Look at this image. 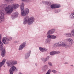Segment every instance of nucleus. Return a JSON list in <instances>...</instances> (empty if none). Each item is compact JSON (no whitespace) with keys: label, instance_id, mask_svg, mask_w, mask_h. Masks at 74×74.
<instances>
[{"label":"nucleus","instance_id":"nucleus-23","mask_svg":"<svg viewBox=\"0 0 74 74\" xmlns=\"http://www.w3.org/2000/svg\"><path fill=\"white\" fill-rule=\"evenodd\" d=\"M30 56V54H27L25 57V59H27V58H29Z\"/></svg>","mask_w":74,"mask_h":74},{"label":"nucleus","instance_id":"nucleus-27","mask_svg":"<svg viewBox=\"0 0 74 74\" xmlns=\"http://www.w3.org/2000/svg\"><path fill=\"white\" fill-rule=\"evenodd\" d=\"M52 72H53V73H56V71L55 70H52Z\"/></svg>","mask_w":74,"mask_h":74},{"label":"nucleus","instance_id":"nucleus-1","mask_svg":"<svg viewBox=\"0 0 74 74\" xmlns=\"http://www.w3.org/2000/svg\"><path fill=\"white\" fill-rule=\"evenodd\" d=\"M19 7V5L16 4H13L12 6L9 5L8 7H6L5 8V12L7 14H10L13 11V9H16Z\"/></svg>","mask_w":74,"mask_h":74},{"label":"nucleus","instance_id":"nucleus-10","mask_svg":"<svg viewBox=\"0 0 74 74\" xmlns=\"http://www.w3.org/2000/svg\"><path fill=\"white\" fill-rule=\"evenodd\" d=\"M16 69V67L14 66H13L12 67H11L9 71L10 74H13L14 71H15V70Z\"/></svg>","mask_w":74,"mask_h":74},{"label":"nucleus","instance_id":"nucleus-18","mask_svg":"<svg viewBox=\"0 0 74 74\" xmlns=\"http://www.w3.org/2000/svg\"><path fill=\"white\" fill-rule=\"evenodd\" d=\"M39 49L40 51H42V52H43L44 51H47V50L46 49H44L41 47H39Z\"/></svg>","mask_w":74,"mask_h":74},{"label":"nucleus","instance_id":"nucleus-17","mask_svg":"<svg viewBox=\"0 0 74 74\" xmlns=\"http://www.w3.org/2000/svg\"><path fill=\"white\" fill-rule=\"evenodd\" d=\"M60 53V52L59 51H53L50 52V54L51 55H53L54 54H58V53Z\"/></svg>","mask_w":74,"mask_h":74},{"label":"nucleus","instance_id":"nucleus-26","mask_svg":"<svg viewBox=\"0 0 74 74\" xmlns=\"http://www.w3.org/2000/svg\"><path fill=\"white\" fill-rule=\"evenodd\" d=\"M48 64H49V66H52V64L51 63L49 62Z\"/></svg>","mask_w":74,"mask_h":74},{"label":"nucleus","instance_id":"nucleus-7","mask_svg":"<svg viewBox=\"0 0 74 74\" xmlns=\"http://www.w3.org/2000/svg\"><path fill=\"white\" fill-rule=\"evenodd\" d=\"M60 46L65 47L66 45L64 44V42L60 41L58 43L54 44L53 45V47H60Z\"/></svg>","mask_w":74,"mask_h":74},{"label":"nucleus","instance_id":"nucleus-8","mask_svg":"<svg viewBox=\"0 0 74 74\" xmlns=\"http://www.w3.org/2000/svg\"><path fill=\"white\" fill-rule=\"evenodd\" d=\"M72 33H73V34H71L70 33H67L65 34V36H66V37H71V36H74V30H73L71 31Z\"/></svg>","mask_w":74,"mask_h":74},{"label":"nucleus","instance_id":"nucleus-6","mask_svg":"<svg viewBox=\"0 0 74 74\" xmlns=\"http://www.w3.org/2000/svg\"><path fill=\"white\" fill-rule=\"evenodd\" d=\"M4 14L2 10L0 9V23L4 22Z\"/></svg>","mask_w":74,"mask_h":74},{"label":"nucleus","instance_id":"nucleus-12","mask_svg":"<svg viewBox=\"0 0 74 74\" xmlns=\"http://www.w3.org/2000/svg\"><path fill=\"white\" fill-rule=\"evenodd\" d=\"M17 63V62L16 61H12L11 63H9L8 64V66L11 67L13 65H14V64H16Z\"/></svg>","mask_w":74,"mask_h":74},{"label":"nucleus","instance_id":"nucleus-19","mask_svg":"<svg viewBox=\"0 0 74 74\" xmlns=\"http://www.w3.org/2000/svg\"><path fill=\"white\" fill-rule=\"evenodd\" d=\"M49 58V57H47L46 60L44 59V58H42V60L44 62H46L47 60H48V59Z\"/></svg>","mask_w":74,"mask_h":74},{"label":"nucleus","instance_id":"nucleus-22","mask_svg":"<svg viewBox=\"0 0 74 74\" xmlns=\"http://www.w3.org/2000/svg\"><path fill=\"white\" fill-rule=\"evenodd\" d=\"M68 41H69V42H71V44H72V42H73V40L71 38H69L68 39Z\"/></svg>","mask_w":74,"mask_h":74},{"label":"nucleus","instance_id":"nucleus-31","mask_svg":"<svg viewBox=\"0 0 74 74\" xmlns=\"http://www.w3.org/2000/svg\"><path fill=\"white\" fill-rule=\"evenodd\" d=\"M11 0V1H14V0Z\"/></svg>","mask_w":74,"mask_h":74},{"label":"nucleus","instance_id":"nucleus-25","mask_svg":"<svg viewBox=\"0 0 74 74\" xmlns=\"http://www.w3.org/2000/svg\"><path fill=\"white\" fill-rule=\"evenodd\" d=\"M51 41V39H47V40H46V41L47 42H50Z\"/></svg>","mask_w":74,"mask_h":74},{"label":"nucleus","instance_id":"nucleus-29","mask_svg":"<svg viewBox=\"0 0 74 74\" xmlns=\"http://www.w3.org/2000/svg\"><path fill=\"white\" fill-rule=\"evenodd\" d=\"M45 3H46L47 4H49V2H45Z\"/></svg>","mask_w":74,"mask_h":74},{"label":"nucleus","instance_id":"nucleus-28","mask_svg":"<svg viewBox=\"0 0 74 74\" xmlns=\"http://www.w3.org/2000/svg\"><path fill=\"white\" fill-rule=\"evenodd\" d=\"M5 0V1H8V2L11 1V0Z\"/></svg>","mask_w":74,"mask_h":74},{"label":"nucleus","instance_id":"nucleus-13","mask_svg":"<svg viewBox=\"0 0 74 74\" xmlns=\"http://www.w3.org/2000/svg\"><path fill=\"white\" fill-rule=\"evenodd\" d=\"M55 31V29H53L52 30H49L47 33V35H50V34H52Z\"/></svg>","mask_w":74,"mask_h":74},{"label":"nucleus","instance_id":"nucleus-4","mask_svg":"<svg viewBox=\"0 0 74 74\" xmlns=\"http://www.w3.org/2000/svg\"><path fill=\"white\" fill-rule=\"evenodd\" d=\"M3 43L1 42V37L0 35V51H2L1 56L2 57H4L5 56V48H3Z\"/></svg>","mask_w":74,"mask_h":74},{"label":"nucleus","instance_id":"nucleus-9","mask_svg":"<svg viewBox=\"0 0 74 74\" xmlns=\"http://www.w3.org/2000/svg\"><path fill=\"white\" fill-rule=\"evenodd\" d=\"M60 7V5L58 4H53L51 6V8L53 9V8H58Z\"/></svg>","mask_w":74,"mask_h":74},{"label":"nucleus","instance_id":"nucleus-24","mask_svg":"<svg viewBox=\"0 0 74 74\" xmlns=\"http://www.w3.org/2000/svg\"><path fill=\"white\" fill-rule=\"evenodd\" d=\"M22 1H23L24 2H25V3H27L29 1V0H21Z\"/></svg>","mask_w":74,"mask_h":74},{"label":"nucleus","instance_id":"nucleus-20","mask_svg":"<svg viewBox=\"0 0 74 74\" xmlns=\"http://www.w3.org/2000/svg\"><path fill=\"white\" fill-rule=\"evenodd\" d=\"M73 13L70 16V18H74V10L73 11Z\"/></svg>","mask_w":74,"mask_h":74},{"label":"nucleus","instance_id":"nucleus-15","mask_svg":"<svg viewBox=\"0 0 74 74\" xmlns=\"http://www.w3.org/2000/svg\"><path fill=\"white\" fill-rule=\"evenodd\" d=\"M5 59H4L3 60V61L2 62H0V67H1L3 66L4 64L5 63ZM1 70V69L0 68V70Z\"/></svg>","mask_w":74,"mask_h":74},{"label":"nucleus","instance_id":"nucleus-5","mask_svg":"<svg viewBox=\"0 0 74 74\" xmlns=\"http://www.w3.org/2000/svg\"><path fill=\"white\" fill-rule=\"evenodd\" d=\"M12 40V38L10 37L9 38H7L6 37L3 38L2 42L5 44H7L9 43V41Z\"/></svg>","mask_w":74,"mask_h":74},{"label":"nucleus","instance_id":"nucleus-21","mask_svg":"<svg viewBox=\"0 0 74 74\" xmlns=\"http://www.w3.org/2000/svg\"><path fill=\"white\" fill-rule=\"evenodd\" d=\"M14 17H16L18 16V13L16 12L14 13Z\"/></svg>","mask_w":74,"mask_h":74},{"label":"nucleus","instance_id":"nucleus-11","mask_svg":"<svg viewBox=\"0 0 74 74\" xmlns=\"http://www.w3.org/2000/svg\"><path fill=\"white\" fill-rule=\"evenodd\" d=\"M25 44V42H24L23 44H21L19 47L18 49L19 50H22V49H23V48H24L25 47V46L26 45Z\"/></svg>","mask_w":74,"mask_h":74},{"label":"nucleus","instance_id":"nucleus-2","mask_svg":"<svg viewBox=\"0 0 74 74\" xmlns=\"http://www.w3.org/2000/svg\"><path fill=\"white\" fill-rule=\"evenodd\" d=\"M24 6H25V4L24 3H22L21 5L20 9L21 10V15L23 16L27 15L29 12V10L28 9H25L24 10H23Z\"/></svg>","mask_w":74,"mask_h":74},{"label":"nucleus","instance_id":"nucleus-16","mask_svg":"<svg viewBox=\"0 0 74 74\" xmlns=\"http://www.w3.org/2000/svg\"><path fill=\"white\" fill-rule=\"evenodd\" d=\"M47 37L49 38H52L53 39H55L56 38V36H54L53 35H48L47 36Z\"/></svg>","mask_w":74,"mask_h":74},{"label":"nucleus","instance_id":"nucleus-30","mask_svg":"<svg viewBox=\"0 0 74 74\" xmlns=\"http://www.w3.org/2000/svg\"><path fill=\"white\" fill-rule=\"evenodd\" d=\"M65 64H67V62L65 63Z\"/></svg>","mask_w":74,"mask_h":74},{"label":"nucleus","instance_id":"nucleus-14","mask_svg":"<svg viewBox=\"0 0 74 74\" xmlns=\"http://www.w3.org/2000/svg\"><path fill=\"white\" fill-rule=\"evenodd\" d=\"M9 5H6L5 4H2L0 6L1 8H5H5H7V7H8Z\"/></svg>","mask_w":74,"mask_h":74},{"label":"nucleus","instance_id":"nucleus-3","mask_svg":"<svg viewBox=\"0 0 74 74\" xmlns=\"http://www.w3.org/2000/svg\"><path fill=\"white\" fill-rule=\"evenodd\" d=\"M34 21V17H31L29 18V16H27L24 18L23 24L25 25L27 23L28 25H32Z\"/></svg>","mask_w":74,"mask_h":74}]
</instances>
